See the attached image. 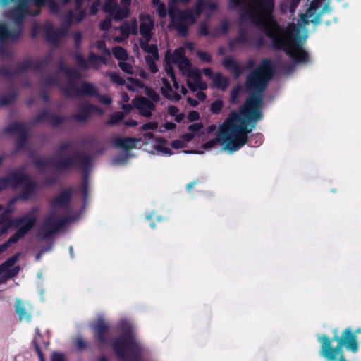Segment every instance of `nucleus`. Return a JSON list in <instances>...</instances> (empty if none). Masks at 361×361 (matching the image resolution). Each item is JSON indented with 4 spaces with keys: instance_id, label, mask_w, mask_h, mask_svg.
Returning a JSON list of instances; mask_svg holds the SVG:
<instances>
[{
    "instance_id": "a211bd4d",
    "label": "nucleus",
    "mask_w": 361,
    "mask_h": 361,
    "mask_svg": "<svg viewBox=\"0 0 361 361\" xmlns=\"http://www.w3.org/2000/svg\"><path fill=\"white\" fill-rule=\"evenodd\" d=\"M6 132L12 133L16 136V147L18 150L24 147V145L27 136V128L25 124L20 123H14L6 128Z\"/></svg>"
},
{
    "instance_id": "79ce46f5",
    "label": "nucleus",
    "mask_w": 361,
    "mask_h": 361,
    "mask_svg": "<svg viewBox=\"0 0 361 361\" xmlns=\"http://www.w3.org/2000/svg\"><path fill=\"white\" fill-rule=\"evenodd\" d=\"M51 62V56H48L44 59H42L37 61L35 64V68L36 71H39L45 68Z\"/></svg>"
},
{
    "instance_id": "5fc2aeb1",
    "label": "nucleus",
    "mask_w": 361,
    "mask_h": 361,
    "mask_svg": "<svg viewBox=\"0 0 361 361\" xmlns=\"http://www.w3.org/2000/svg\"><path fill=\"white\" fill-rule=\"evenodd\" d=\"M199 33L201 35H209V25L207 22H203L200 25Z\"/></svg>"
},
{
    "instance_id": "58836bf2",
    "label": "nucleus",
    "mask_w": 361,
    "mask_h": 361,
    "mask_svg": "<svg viewBox=\"0 0 361 361\" xmlns=\"http://www.w3.org/2000/svg\"><path fill=\"white\" fill-rule=\"evenodd\" d=\"M118 66L120 68L128 74H133L134 68L132 66L131 63L127 62L126 61H121L118 62Z\"/></svg>"
},
{
    "instance_id": "0eeeda50",
    "label": "nucleus",
    "mask_w": 361,
    "mask_h": 361,
    "mask_svg": "<svg viewBox=\"0 0 361 361\" xmlns=\"http://www.w3.org/2000/svg\"><path fill=\"white\" fill-rule=\"evenodd\" d=\"M217 8L214 1L197 0L193 8L183 11L171 5L169 17L170 25L177 30L179 35H185L190 25L193 24L202 11H206L207 16L211 15Z\"/></svg>"
},
{
    "instance_id": "39448f33",
    "label": "nucleus",
    "mask_w": 361,
    "mask_h": 361,
    "mask_svg": "<svg viewBox=\"0 0 361 361\" xmlns=\"http://www.w3.org/2000/svg\"><path fill=\"white\" fill-rule=\"evenodd\" d=\"M80 78L81 75L77 69L67 68L61 62L59 72L56 75L47 76L42 82L44 87L58 85L69 97H94L98 95L99 90L94 84L83 82L78 85L77 81Z\"/></svg>"
},
{
    "instance_id": "3c124183",
    "label": "nucleus",
    "mask_w": 361,
    "mask_h": 361,
    "mask_svg": "<svg viewBox=\"0 0 361 361\" xmlns=\"http://www.w3.org/2000/svg\"><path fill=\"white\" fill-rule=\"evenodd\" d=\"M223 106V102L221 100H216L212 103L211 104V111L214 113L217 114L220 111Z\"/></svg>"
},
{
    "instance_id": "052dcab7",
    "label": "nucleus",
    "mask_w": 361,
    "mask_h": 361,
    "mask_svg": "<svg viewBox=\"0 0 361 361\" xmlns=\"http://www.w3.org/2000/svg\"><path fill=\"white\" fill-rule=\"evenodd\" d=\"M185 142L183 140H177L171 142V146L173 148L179 149L185 147Z\"/></svg>"
},
{
    "instance_id": "dca6fc26",
    "label": "nucleus",
    "mask_w": 361,
    "mask_h": 361,
    "mask_svg": "<svg viewBox=\"0 0 361 361\" xmlns=\"http://www.w3.org/2000/svg\"><path fill=\"white\" fill-rule=\"evenodd\" d=\"M20 254H16L0 265V284L5 283L8 279L18 275L20 267L14 264Z\"/></svg>"
},
{
    "instance_id": "0e129e2a",
    "label": "nucleus",
    "mask_w": 361,
    "mask_h": 361,
    "mask_svg": "<svg viewBox=\"0 0 361 361\" xmlns=\"http://www.w3.org/2000/svg\"><path fill=\"white\" fill-rule=\"evenodd\" d=\"M157 128V123L155 122H149L146 124H144L142 126V129L144 130H154V129H156Z\"/></svg>"
},
{
    "instance_id": "13d9d810",
    "label": "nucleus",
    "mask_w": 361,
    "mask_h": 361,
    "mask_svg": "<svg viewBox=\"0 0 361 361\" xmlns=\"http://www.w3.org/2000/svg\"><path fill=\"white\" fill-rule=\"evenodd\" d=\"M198 57L204 62H210L211 61V56L210 55L204 51H199L197 52Z\"/></svg>"
},
{
    "instance_id": "4d7b16f0",
    "label": "nucleus",
    "mask_w": 361,
    "mask_h": 361,
    "mask_svg": "<svg viewBox=\"0 0 361 361\" xmlns=\"http://www.w3.org/2000/svg\"><path fill=\"white\" fill-rule=\"evenodd\" d=\"M100 6V1L99 0H93V2L90 7V12L92 15H95Z\"/></svg>"
},
{
    "instance_id": "e2e57ef3",
    "label": "nucleus",
    "mask_w": 361,
    "mask_h": 361,
    "mask_svg": "<svg viewBox=\"0 0 361 361\" xmlns=\"http://www.w3.org/2000/svg\"><path fill=\"white\" fill-rule=\"evenodd\" d=\"M87 188H88V183H87V179L85 177L83 179L82 187H81L82 192L85 198H86L87 196Z\"/></svg>"
},
{
    "instance_id": "cd10ccee",
    "label": "nucleus",
    "mask_w": 361,
    "mask_h": 361,
    "mask_svg": "<svg viewBox=\"0 0 361 361\" xmlns=\"http://www.w3.org/2000/svg\"><path fill=\"white\" fill-rule=\"evenodd\" d=\"M11 211L6 209L0 215V235L6 233L10 227H12L9 213Z\"/></svg>"
},
{
    "instance_id": "864d4df0",
    "label": "nucleus",
    "mask_w": 361,
    "mask_h": 361,
    "mask_svg": "<svg viewBox=\"0 0 361 361\" xmlns=\"http://www.w3.org/2000/svg\"><path fill=\"white\" fill-rule=\"evenodd\" d=\"M98 99V101L104 104H109L111 103V99L107 95H101L98 92V95H95L94 97Z\"/></svg>"
},
{
    "instance_id": "412c9836",
    "label": "nucleus",
    "mask_w": 361,
    "mask_h": 361,
    "mask_svg": "<svg viewBox=\"0 0 361 361\" xmlns=\"http://www.w3.org/2000/svg\"><path fill=\"white\" fill-rule=\"evenodd\" d=\"M133 104L139 111V114L146 118H151L155 110L154 104L147 97H138L133 100Z\"/></svg>"
},
{
    "instance_id": "423d86ee",
    "label": "nucleus",
    "mask_w": 361,
    "mask_h": 361,
    "mask_svg": "<svg viewBox=\"0 0 361 361\" xmlns=\"http://www.w3.org/2000/svg\"><path fill=\"white\" fill-rule=\"evenodd\" d=\"M46 0H22L19 5L11 11V18L15 23L11 30L4 23H0V54L8 57L11 49L8 44L16 41L20 36L22 29L21 23L26 14L36 16Z\"/></svg>"
},
{
    "instance_id": "20e7f679",
    "label": "nucleus",
    "mask_w": 361,
    "mask_h": 361,
    "mask_svg": "<svg viewBox=\"0 0 361 361\" xmlns=\"http://www.w3.org/2000/svg\"><path fill=\"white\" fill-rule=\"evenodd\" d=\"M91 158L78 151L73 143L62 142L49 159L38 158L35 164L39 171L65 170L80 168L86 170L90 165Z\"/></svg>"
},
{
    "instance_id": "c9c22d12",
    "label": "nucleus",
    "mask_w": 361,
    "mask_h": 361,
    "mask_svg": "<svg viewBox=\"0 0 361 361\" xmlns=\"http://www.w3.org/2000/svg\"><path fill=\"white\" fill-rule=\"evenodd\" d=\"M171 5L176 7L177 8H178L174 3H170L169 4V11H170V6ZM154 6H156V10H157V13L159 14V16L161 17V18H165L167 14L169 15V11H167V9L165 6V5L163 4V3H157L155 4H154Z\"/></svg>"
},
{
    "instance_id": "a19ab883",
    "label": "nucleus",
    "mask_w": 361,
    "mask_h": 361,
    "mask_svg": "<svg viewBox=\"0 0 361 361\" xmlns=\"http://www.w3.org/2000/svg\"><path fill=\"white\" fill-rule=\"evenodd\" d=\"M117 6V0H106L104 5V9L106 12H115Z\"/></svg>"
},
{
    "instance_id": "f704fd0d",
    "label": "nucleus",
    "mask_w": 361,
    "mask_h": 361,
    "mask_svg": "<svg viewBox=\"0 0 361 361\" xmlns=\"http://www.w3.org/2000/svg\"><path fill=\"white\" fill-rule=\"evenodd\" d=\"M229 22L226 20H223L220 27L214 30L213 35L215 37H219L226 34L229 30Z\"/></svg>"
},
{
    "instance_id": "aec40b11",
    "label": "nucleus",
    "mask_w": 361,
    "mask_h": 361,
    "mask_svg": "<svg viewBox=\"0 0 361 361\" xmlns=\"http://www.w3.org/2000/svg\"><path fill=\"white\" fill-rule=\"evenodd\" d=\"M75 59L78 66L83 70L88 69L90 66L99 68L102 62L104 63L102 56H98L92 52L90 54L87 61L78 53L75 54Z\"/></svg>"
},
{
    "instance_id": "f3484780",
    "label": "nucleus",
    "mask_w": 361,
    "mask_h": 361,
    "mask_svg": "<svg viewBox=\"0 0 361 361\" xmlns=\"http://www.w3.org/2000/svg\"><path fill=\"white\" fill-rule=\"evenodd\" d=\"M144 138H131V137H115L112 139V144L119 148L128 149L135 147V145L138 142H147L148 140L153 137L152 133H146L143 135Z\"/></svg>"
},
{
    "instance_id": "7c9ffc66",
    "label": "nucleus",
    "mask_w": 361,
    "mask_h": 361,
    "mask_svg": "<svg viewBox=\"0 0 361 361\" xmlns=\"http://www.w3.org/2000/svg\"><path fill=\"white\" fill-rule=\"evenodd\" d=\"M300 1V0H285L281 4L282 11L284 13L289 11L290 13H293Z\"/></svg>"
},
{
    "instance_id": "6e6d98bb",
    "label": "nucleus",
    "mask_w": 361,
    "mask_h": 361,
    "mask_svg": "<svg viewBox=\"0 0 361 361\" xmlns=\"http://www.w3.org/2000/svg\"><path fill=\"white\" fill-rule=\"evenodd\" d=\"M51 361H66L63 354L59 352H54L51 356Z\"/></svg>"
},
{
    "instance_id": "b1692460",
    "label": "nucleus",
    "mask_w": 361,
    "mask_h": 361,
    "mask_svg": "<svg viewBox=\"0 0 361 361\" xmlns=\"http://www.w3.org/2000/svg\"><path fill=\"white\" fill-rule=\"evenodd\" d=\"M188 85L192 91L204 90L207 87L206 83L202 80L201 75L197 71L188 75Z\"/></svg>"
},
{
    "instance_id": "f03ea898",
    "label": "nucleus",
    "mask_w": 361,
    "mask_h": 361,
    "mask_svg": "<svg viewBox=\"0 0 361 361\" xmlns=\"http://www.w3.org/2000/svg\"><path fill=\"white\" fill-rule=\"evenodd\" d=\"M274 66L264 59L247 77L246 87L251 92L245 103L240 107V113L232 111L224 123L219 126L217 138L204 143L202 147L209 149L221 142L224 149L235 151L247 141V135L255 127L248 128V124L255 123L262 118L260 107L263 92L273 76Z\"/></svg>"
},
{
    "instance_id": "2eb2a0df",
    "label": "nucleus",
    "mask_w": 361,
    "mask_h": 361,
    "mask_svg": "<svg viewBox=\"0 0 361 361\" xmlns=\"http://www.w3.org/2000/svg\"><path fill=\"white\" fill-rule=\"evenodd\" d=\"M166 60L168 61H172L173 64H176L180 71L183 75H188L194 71L193 70H191L190 63L185 57V47L177 49L172 54L167 53Z\"/></svg>"
},
{
    "instance_id": "f257e3e1",
    "label": "nucleus",
    "mask_w": 361,
    "mask_h": 361,
    "mask_svg": "<svg viewBox=\"0 0 361 361\" xmlns=\"http://www.w3.org/2000/svg\"><path fill=\"white\" fill-rule=\"evenodd\" d=\"M230 7L240 11V32L229 42L231 50L259 46L265 35L274 47L283 49L296 62L306 61L307 54L301 47V42L307 37L305 27L307 24H300V18L297 24L282 29L272 16L274 0H231Z\"/></svg>"
},
{
    "instance_id": "f8f14e48",
    "label": "nucleus",
    "mask_w": 361,
    "mask_h": 361,
    "mask_svg": "<svg viewBox=\"0 0 361 361\" xmlns=\"http://www.w3.org/2000/svg\"><path fill=\"white\" fill-rule=\"evenodd\" d=\"M39 212V208L34 207L26 213L11 220L12 227L16 229V232L12 235V240H20L34 228L37 224Z\"/></svg>"
},
{
    "instance_id": "603ef678",
    "label": "nucleus",
    "mask_w": 361,
    "mask_h": 361,
    "mask_svg": "<svg viewBox=\"0 0 361 361\" xmlns=\"http://www.w3.org/2000/svg\"><path fill=\"white\" fill-rule=\"evenodd\" d=\"M30 67H31V62L30 61H24L19 64V66L16 70V72L21 73V72L25 71L27 69H29Z\"/></svg>"
},
{
    "instance_id": "c756f323",
    "label": "nucleus",
    "mask_w": 361,
    "mask_h": 361,
    "mask_svg": "<svg viewBox=\"0 0 361 361\" xmlns=\"http://www.w3.org/2000/svg\"><path fill=\"white\" fill-rule=\"evenodd\" d=\"M16 312L19 317L20 320H30V315L27 312L25 306L23 305L22 302L20 300H17L15 304Z\"/></svg>"
},
{
    "instance_id": "4c0bfd02",
    "label": "nucleus",
    "mask_w": 361,
    "mask_h": 361,
    "mask_svg": "<svg viewBox=\"0 0 361 361\" xmlns=\"http://www.w3.org/2000/svg\"><path fill=\"white\" fill-rule=\"evenodd\" d=\"M168 113L171 116H174L176 121L178 122L181 121L184 118V115L183 114H180L179 109L175 106H169L168 107Z\"/></svg>"
},
{
    "instance_id": "72a5a7b5",
    "label": "nucleus",
    "mask_w": 361,
    "mask_h": 361,
    "mask_svg": "<svg viewBox=\"0 0 361 361\" xmlns=\"http://www.w3.org/2000/svg\"><path fill=\"white\" fill-rule=\"evenodd\" d=\"M112 53L114 57L120 61H127L128 59L126 50L121 47L118 46L113 48Z\"/></svg>"
},
{
    "instance_id": "bf43d9fd",
    "label": "nucleus",
    "mask_w": 361,
    "mask_h": 361,
    "mask_svg": "<svg viewBox=\"0 0 361 361\" xmlns=\"http://www.w3.org/2000/svg\"><path fill=\"white\" fill-rule=\"evenodd\" d=\"M73 40L75 47L78 49L82 42V34L80 32H77L73 35Z\"/></svg>"
},
{
    "instance_id": "1a4fd4ad",
    "label": "nucleus",
    "mask_w": 361,
    "mask_h": 361,
    "mask_svg": "<svg viewBox=\"0 0 361 361\" xmlns=\"http://www.w3.org/2000/svg\"><path fill=\"white\" fill-rule=\"evenodd\" d=\"M122 336L113 343V348L117 355L124 361L137 360L140 348L132 333V326L126 320L120 322Z\"/></svg>"
},
{
    "instance_id": "a878e982",
    "label": "nucleus",
    "mask_w": 361,
    "mask_h": 361,
    "mask_svg": "<svg viewBox=\"0 0 361 361\" xmlns=\"http://www.w3.org/2000/svg\"><path fill=\"white\" fill-rule=\"evenodd\" d=\"M222 63L224 68L231 71L235 78H238L243 73V68L232 57H226Z\"/></svg>"
},
{
    "instance_id": "bb28decb",
    "label": "nucleus",
    "mask_w": 361,
    "mask_h": 361,
    "mask_svg": "<svg viewBox=\"0 0 361 361\" xmlns=\"http://www.w3.org/2000/svg\"><path fill=\"white\" fill-rule=\"evenodd\" d=\"M162 82L163 85L161 87V91L166 98L176 102L181 99V96L173 90L170 82L166 79L163 78Z\"/></svg>"
},
{
    "instance_id": "9d476101",
    "label": "nucleus",
    "mask_w": 361,
    "mask_h": 361,
    "mask_svg": "<svg viewBox=\"0 0 361 361\" xmlns=\"http://www.w3.org/2000/svg\"><path fill=\"white\" fill-rule=\"evenodd\" d=\"M82 0H75V9L69 10L63 17V21L68 27L72 23H77L82 20L86 11L82 8ZM68 27L55 28L52 23H47L44 26V32L47 40L51 44L56 45L61 41L67 33Z\"/></svg>"
},
{
    "instance_id": "5701e85b",
    "label": "nucleus",
    "mask_w": 361,
    "mask_h": 361,
    "mask_svg": "<svg viewBox=\"0 0 361 361\" xmlns=\"http://www.w3.org/2000/svg\"><path fill=\"white\" fill-rule=\"evenodd\" d=\"M63 121V118L61 116L54 114L47 109H44L35 117L32 120V123H37L46 122L52 126H58Z\"/></svg>"
},
{
    "instance_id": "49530a36",
    "label": "nucleus",
    "mask_w": 361,
    "mask_h": 361,
    "mask_svg": "<svg viewBox=\"0 0 361 361\" xmlns=\"http://www.w3.org/2000/svg\"><path fill=\"white\" fill-rule=\"evenodd\" d=\"M165 72L166 73L171 77L172 80H174L175 75L173 71V68L171 66V64L173 63L172 61H168L166 60V56H165Z\"/></svg>"
},
{
    "instance_id": "de8ad7c7",
    "label": "nucleus",
    "mask_w": 361,
    "mask_h": 361,
    "mask_svg": "<svg viewBox=\"0 0 361 361\" xmlns=\"http://www.w3.org/2000/svg\"><path fill=\"white\" fill-rule=\"evenodd\" d=\"M47 4L50 11L52 13L57 14L59 12V5L57 3H56L54 0H48Z\"/></svg>"
},
{
    "instance_id": "9b49d317",
    "label": "nucleus",
    "mask_w": 361,
    "mask_h": 361,
    "mask_svg": "<svg viewBox=\"0 0 361 361\" xmlns=\"http://www.w3.org/2000/svg\"><path fill=\"white\" fill-rule=\"evenodd\" d=\"M12 185L13 188H20V198L27 199L35 190V183L30 176L23 173L21 170L12 171L6 176L0 178V190Z\"/></svg>"
},
{
    "instance_id": "ea45409f",
    "label": "nucleus",
    "mask_w": 361,
    "mask_h": 361,
    "mask_svg": "<svg viewBox=\"0 0 361 361\" xmlns=\"http://www.w3.org/2000/svg\"><path fill=\"white\" fill-rule=\"evenodd\" d=\"M110 80L115 84L119 85H123L125 84V80L116 73H109L107 74Z\"/></svg>"
},
{
    "instance_id": "4be33fe9",
    "label": "nucleus",
    "mask_w": 361,
    "mask_h": 361,
    "mask_svg": "<svg viewBox=\"0 0 361 361\" xmlns=\"http://www.w3.org/2000/svg\"><path fill=\"white\" fill-rule=\"evenodd\" d=\"M120 31L121 36H115L113 39L116 42H121L126 39L130 35H137L138 32L137 20H133L130 22H126L116 28Z\"/></svg>"
},
{
    "instance_id": "338daca9",
    "label": "nucleus",
    "mask_w": 361,
    "mask_h": 361,
    "mask_svg": "<svg viewBox=\"0 0 361 361\" xmlns=\"http://www.w3.org/2000/svg\"><path fill=\"white\" fill-rule=\"evenodd\" d=\"M13 97H14L12 95L4 96V97H2L1 99V102L4 105L10 103L13 99Z\"/></svg>"
},
{
    "instance_id": "ddd939ff",
    "label": "nucleus",
    "mask_w": 361,
    "mask_h": 361,
    "mask_svg": "<svg viewBox=\"0 0 361 361\" xmlns=\"http://www.w3.org/2000/svg\"><path fill=\"white\" fill-rule=\"evenodd\" d=\"M330 0H314L305 13L300 15V24H309L310 22L317 25L320 22V16L330 11Z\"/></svg>"
},
{
    "instance_id": "2f4dec72",
    "label": "nucleus",
    "mask_w": 361,
    "mask_h": 361,
    "mask_svg": "<svg viewBox=\"0 0 361 361\" xmlns=\"http://www.w3.org/2000/svg\"><path fill=\"white\" fill-rule=\"evenodd\" d=\"M128 80L129 81V83L126 85V87L130 91L135 92L137 91L139 89L144 87L143 82L137 78L129 77L128 78Z\"/></svg>"
},
{
    "instance_id": "7ed1b4c3",
    "label": "nucleus",
    "mask_w": 361,
    "mask_h": 361,
    "mask_svg": "<svg viewBox=\"0 0 361 361\" xmlns=\"http://www.w3.org/2000/svg\"><path fill=\"white\" fill-rule=\"evenodd\" d=\"M71 198V190H63L50 200L49 213L37 231L39 238H50L66 224L76 219L72 216Z\"/></svg>"
},
{
    "instance_id": "774afa93",
    "label": "nucleus",
    "mask_w": 361,
    "mask_h": 361,
    "mask_svg": "<svg viewBox=\"0 0 361 361\" xmlns=\"http://www.w3.org/2000/svg\"><path fill=\"white\" fill-rule=\"evenodd\" d=\"M202 71L206 76L213 80V77L215 74L213 73V71L210 68H204Z\"/></svg>"
},
{
    "instance_id": "09e8293b",
    "label": "nucleus",
    "mask_w": 361,
    "mask_h": 361,
    "mask_svg": "<svg viewBox=\"0 0 361 361\" xmlns=\"http://www.w3.org/2000/svg\"><path fill=\"white\" fill-rule=\"evenodd\" d=\"M13 235H11L8 240L0 245V254H1L3 252H4L10 245L13 244H16L18 242V240H12Z\"/></svg>"
},
{
    "instance_id": "680f3d73",
    "label": "nucleus",
    "mask_w": 361,
    "mask_h": 361,
    "mask_svg": "<svg viewBox=\"0 0 361 361\" xmlns=\"http://www.w3.org/2000/svg\"><path fill=\"white\" fill-rule=\"evenodd\" d=\"M111 25V21L110 19H105L100 23V28L102 30H107Z\"/></svg>"
},
{
    "instance_id": "6e6552de",
    "label": "nucleus",
    "mask_w": 361,
    "mask_h": 361,
    "mask_svg": "<svg viewBox=\"0 0 361 361\" xmlns=\"http://www.w3.org/2000/svg\"><path fill=\"white\" fill-rule=\"evenodd\" d=\"M140 35L139 43L141 49L147 53L145 61L150 72L155 73L157 68L155 61L159 59L158 49L153 40L154 31V19L149 14H140L137 21Z\"/></svg>"
},
{
    "instance_id": "473e14b6",
    "label": "nucleus",
    "mask_w": 361,
    "mask_h": 361,
    "mask_svg": "<svg viewBox=\"0 0 361 361\" xmlns=\"http://www.w3.org/2000/svg\"><path fill=\"white\" fill-rule=\"evenodd\" d=\"M94 328L97 331V338L101 343H104L105 339L104 334L108 329L107 325L103 321H99L98 323L95 325Z\"/></svg>"
},
{
    "instance_id": "69168bd1",
    "label": "nucleus",
    "mask_w": 361,
    "mask_h": 361,
    "mask_svg": "<svg viewBox=\"0 0 361 361\" xmlns=\"http://www.w3.org/2000/svg\"><path fill=\"white\" fill-rule=\"evenodd\" d=\"M202 128L200 123H193L189 126V130L191 132H197Z\"/></svg>"
},
{
    "instance_id": "e433bc0d",
    "label": "nucleus",
    "mask_w": 361,
    "mask_h": 361,
    "mask_svg": "<svg viewBox=\"0 0 361 361\" xmlns=\"http://www.w3.org/2000/svg\"><path fill=\"white\" fill-rule=\"evenodd\" d=\"M124 116L125 114L123 112H116L110 115L109 119L106 121V123L107 125H115L123 120Z\"/></svg>"
},
{
    "instance_id": "37998d69",
    "label": "nucleus",
    "mask_w": 361,
    "mask_h": 361,
    "mask_svg": "<svg viewBox=\"0 0 361 361\" xmlns=\"http://www.w3.org/2000/svg\"><path fill=\"white\" fill-rule=\"evenodd\" d=\"M146 94L149 97L148 99L154 104V102H158L160 100L159 94L152 89L147 88Z\"/></svg>"
},
{
    "instance_id": "6ab92c4d",
    "label": "nucleus",
    "mask_w": 361,
    "mask_h": 361,
    "mask_svg": "<svg viewBox=\"0 0 361 361\" xmlns=\"http://www.w3.org/2000/svg\"><path fill=\"white\" fill-rule=\"evenodd\" d=\"M356 338V335L352 332L350 328L346 329L343 331L341 337L338 336L334 337V340L338 342L342 349L343 346H345L347 349L354 353L358 350V343Z\"/></svg>"
},
{
    "instance_id": "4468645a",
    "label": "nucleus",
    "mask_w": 361,
    "mask_h": 361,
    "mask_svg": "<svg viewBox=\"0 0 361 361\" xmlns=\"http://www.w3.org/2000/svg\"><path fill=\"white\" fill-rule=\"evenodd\" d=\"M322 343L320 354L329 361H340L342 357H344L343 349L341 345L335 348L332 346L331 341L325 335L319 337Z\"/></svg>"
},
{
    "instance_id": "c85d7f7f",
    "label": "nucleus",
    "mask_w": 361,
    "mask_h": 361,
    "mask_svg": "<svg viewBox=\"0 0 361 361\" xmlns=\"http://www.w3.org/2000/svg\"><path fill=\"white\" fill-rule=\"evenodd\" d=\"M212 80L214 85L222 90H226L229 84V79L221 73H216Z\"/></svg>"
},
{
    "instance_id": "393cba45",
    "label": "nucleus",
    "mask_w": 361,
    "mask_h": 361,
    "mask_svg": "<svg viewBox=\"0 0 361 361\" xmlns=\"http://www.w3.org/2000/svg\"><path fill=\"white\" fill-rule=\"evenodd\" d=\"M92 114V107L90 103H82L78 106L76 113H75L72 117L73 119L80 121L85 122L87 121Z\"/></svg>"
},
{
    "instance_id": "a18cd8bd",
    "label": "nucleus",
    "mask_w": 361,
    "mask_h": 361,
    "mask_svg": "<svg viewBox=\"0 0 361 361\" xmlns=\"http://www.w3.org/2000/svg\"><path fill=\"white\" fill-rule=\"evenodd\" d=\"M111 13L115 15V18L117 20L122 19L128 16V11L126 8L120 9L118 6L116 7L115 12Z\"/></svg>"
},
{
    "instance_id": "8fccbe9b",
    "label": "nucleus",
    "mask_w": 361,
    "mask_h": 361,
    "mask_svg": "<svg viewBox=\"0 0 361 361\" xmlns=\"http://www.w3.org/2000/svg\"><path fill=\"white\" fill-rule=\"evenodd\" d=\"M98 50L102 51L106 55H110V51L106 47L105 42L103 40H98L95 44Z\"/></svg>"
},
{
    "instance_id": "c03bdc74",
    "label": "nucleus",
    "mask_w": 361,
    "mask_h": 361,
    "mask_svg": "<svg viewBox=\"0 0 361 361\" xmlns=\"http://www.w3.org/2000/svg\"><path fill=\"white\" fill-rule=\"evenodd\" d=\"M242 91L243 88L240 85H238L233 88L231 93V101L233 103H237L238 102V96L242 92Z\"/></svg>"
}]
</instances>
